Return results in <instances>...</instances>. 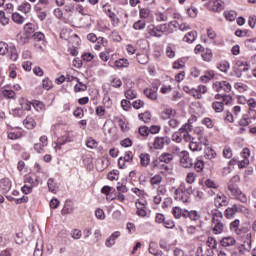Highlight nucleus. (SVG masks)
<instances>
[{
  "mask_svg": "<svg viewBox=\"0 0 256 256\" xmlns=\"http://www.w3.org/2000/svg\"><path fill=\"white\" fill-rule=\"evenodd\" d=\"M224 17L227 21H235L237 13H235V11H225Z\"/></svg>",
  "mask_w": 256,
  "mask_h": 256,
  "instance_id": "c9c22d12",
  "label": "nucleus"
},
{
  "mask_svg": "<svg viewBox=\"0 0 256 256\" xmlns=\"http://www.w3.org/2000/svg\"><path fill=\"white\" fill-rule=\"evenodd\" d=\"M138 117L140 121H143L144 123H149L151 121V112L146 111L144 113H140Z\"/></svg>",
  "mask_w": 256,
  "mask_h": 256,
  "instance_id": "bb28decb",
  "label": "nucleus"
},
{
  "mask_svg": "<svg viewBox=\"0 0 256 256\" xmlns=\"http://www.w3.org/2000/svg\"><path fill=\"white\" fill-rule=\"evenodd\" d=\"M215 207H227V197L226 196H217L214 200Z\"/></svg>",
  "mask_w": 256,
  "mask_h": 256,
  "instance_id": "4468645a",
  "label": "nucleus"
},
{
  "mask_svg": "<svg viewBox=\"0 0 256 256\" xmlns=\"http://www.w3.org/2000/svg\"><path fill=\"white\" fill-rule=\"evenodd\" d=\"M34 109H36V111H43V109H45V104H43V102L41 101H38V100H35L33 103H32Z\"/></svg>",
  "mask_w": 256,
  "mask_h": 256,
  "instance_id": "6e6d98bb",
  "label": "nucleus"
},
{
  "mask_svg": "<svg viewBox=\"0 0 256 256\" xmlns=\"http://www.w3.org/2000/svg\"><path fill=\"white\" fill-rule=\"evenodd\" d=\"M72 141L73 137L71 136V134L66 133L62 137H59L57 139V145L61 147L62 145H66V143H71Z\"/></svg>",
  "mask_w": 256,
  "mask_h": 256,
  "instance_id": "f8f14e48",
  "label": "nucleus"
},
{
  "mask_svg": "<svg viewBox=\"0 0 256 256\" xmlns=\"http://www.w3.org/2000/svg\"><path fill=\"white\" fill-rule=\"evenodd\" d=\"M121 107H122V109H124V111H129V109H131V101L125 100V99L122 100Z\"/></svg>",
  "mask_w": 256,
  "mask_h": 256,
  "instance_id": "0e129e2a",
  "label": "nucleus"
},
{
  "mask_svg": "<svg viewBox=\"0 0 256 256\" xmlns=\"http://www.w3.org/2000/svg\"><path fill=\"white\" fill-rule=\"evenodd\" d=\"M124 161H126V163H131L133 161V152L131 151H126L124 154Z\"/></svg>",
  "mask_w": 256,
  "mask_h": 256,
  "instance_id": "680f3d73",
  "label": "nucleus"
},
{
  "mask_svg": "<svg viewBox=\"0 0 256 256\" xmlns=\"http://www.w3.org/2000/svg\"><path fill=\"white\" fill-rule=\"evenodd\" d=\"M220 103H224V105H232L233 97L231 95L224 94L222 101H220Z\"/></svg>",
  "mask_w": 256,
  "mask_h": 256,
  "instance_id": "8fccbe9b",
  "label": "nucleus"
},
{
  "mask_svg": "<svg viewBox=\"0 0 256 256\" xmlns=\"http://www.w3.org/2000/svg\"><path fill=\"white\" fill-rule=\"evenodd\" d=\"M30 39H33V41H43V39H45V34L42 32H35L32 36H30Z\"/></svg>",
  "mask_w": 256,
  "mask_h": 256,
  "instance_id": "09e8293b",
  "label": "nucleus"
},
{
  "mask_svg": "<svg viewBox=\"0 0 256 256\" xmlns=\"http://www.w3.org/2000/svg\"><path fill=\"white\" fill-rule=\"evenodd\" d=\"M147 31L149 35H151V37H157L158 39H161V37H163V34L159 33V26L151 24L147 27Z\"/></svg>",
  "mask_w": 256,
  "mask_h": 256,
  "instance_id": "1a4fd4ad",
  "label": "nucleus"
},
{
  "mask_svg": "<svg viewBox=\"0 0 256 256\" xmlns=\"http://www.w3.org/2000/svg\"><path fill=\"white\" fill-rule=\"evenodd\" d=\"M124 95L128 100L137 99V92H135V90L132 89L126 90Z\"/></svg>",
  "mask_w": 256,
  "mask_h": 256,
  "instance_id": "4c0bfd02",
  "label": "nucleus"
},
{
  "mask_svg": "<svg viewBox=\"0 0 256 256\" xmlns=\"http://www.w3.org/2000/svg\"><path fill=\"white\" fill-rule=\"evenodd\" d=\"M230 67L231 66L228 61H223V62L219 63L217 66L219 71H221L222 73H227V71H229Z\"/></svg>",
  "mask_w": 256,
  "mask_h": 256,
  "instance_id": "7c9ffc66",
  "label": "nucleus"
},
{
  "mask_svg": "<svg viewBox=\"0 0 256 256\" xmlns=\"http://www.w3.org/2000/svg\"><path fill=\"white\" fill-rule=\"evenodd\" d=\"M18 11H22V13H27L31 12V4L29 2H24L21 5L18 6Z\"/></svg>",
  "mask_w": 256,
  "mask_h": 256,
  "instance_id": "5701e85b",
  "label": "nucleus"
},
{
  "mask_svg": "<svg viewBox=\"0 0 256 256\" xmlns=\"http://www.w3.org/2000/svg\"><path fill=\"white\" fill-rule=\"evenodd\" d=\"M195 39H197V31H191L184 36L183 41L186 43H193Z\"/></svg>",
  "mask_w": 256,
  "mask_h": 256,
  "instance_id": "6ab92c4d",
  "label": "nucleus"
},
{
  "mask_svg": "<svg viewBox=\"0 0 256 256\" xmlns=\"http://www.w3.org/2000/svg\"><path fill=\"white\" fill-rule=\"evenodd\" d=\"M70 213H73V207L66 202L63 209L61 210V215H69Z\"/></svg>",
  "mask_w": 256,
  "mask_h": 256,
  "instance_id": "a19ab883",
  "label": "nucleus"
},
{
  "mask_svg": "<svg viewBox=\"0 0 256 256\" xmlns=\"http://www.w3.org/2000/svg\"><path fill=\"white\" fill-rule=\"evenodd\" d=\"M238 123L240 127H247L248 125H251V118H249V115L244 114Z\"/></svg>",
  "mask_w": 256,
  "mask_h": 256,
  "instance_id": "c756f323",
  "label": "nucleus"
},
{
  "mask_svg": "<svg viewBox=\"0 0 256 256\" xmlns=\"http://www.w3.org/2000/svg\"><path fill=\"white\" fill-rule=\"evenodd\" d=\"M23 125L26 127V129H35L37 126V122H35V119L31 116H27L26 119L23 121Z\"/></svg>",
  "mask_w": 256,
  "mask_h": 256,
  "instance_id": "ddd939ff",
  "label": "nucleus"
},
{
  "mask_svg": "<svg viewBox=\"0 0 256 256\" xmlns=\"http://www.w3.org/2000/svg\"><path fill=\"white\" fill-rule=\"evenodd\" d=\"M206 243H207L208 247H210L211 249H217V240L215 238L208 237Z\"/></svg>",
  "mask_w": 256,
  "mask_h": 256,
  "instance_id": "5fc2aeb1",
  "label": "nucleus"
},
{
  "mask_svg": "<svg viewBox=\"0 0 256 256\" xmlns=\"http://www.w3.org/2000/svg\"><path fill=\"white\" fill-rule=\"evenodd\" d=\"M235 243H236L235 238L231 236L223 237L220 240L221 247H231L235 245Z\"/></svg>",
  "mask_w": 256,
  "mask_h": 256,
  "instance_id": "9b49d317",
  "label": "nucleus"
},
{
  "mask_svg": "<svg viewBox=\"0 0 256 256\" xmlns=\"http://www.w3.org/2000/svg\"><path fill=\"white\" fill-rule=\"evenodd\" d=\"M8 53H10V59L12 61H17V59H19V54H17V48H15V46H10Z\"/></svg>",
  "mask_w": 256,
  "mask_h": 256,
  "instance_id": "473e14b6",
  "label": "nucleus"
},
{
  "mask_svg": "<svg viewBox=\"0 0 256 256\" xmlns=\"http://www.w3.org/2000/svg\"><path fill=\"white\" fill-rule=\"evenodd\" d=\"M99 145V142L93 139L92 137L88 138L86 141V147L89 149H97V146Z\"/></svg>",
  "mask_w": 256,
  "mask_h": 256,
  "instance_id": "72a5a7b5",
  "label": "nucleus"
},
{
  "mask_svg": "<svg viewBox=\"0 0 256 256\" xmlns=\"http://www.w3.org/2000/svg\"><path fill=\"white\" fill-rule=\"evenodd\" d=\"M139 158H140V165L142 167H147L151 161V156L147 153H141Z\"/></svg>",
  "mask_w": 256,
  "mask_h": 256,
  "instance_id": "f3484780",
  "label": "nucleus"
},
{
  "mask_svg": "<svg viewBox=\"0 0 256 256\" xmlns=\"http://www.w3.org/2000/svg\"><path fill=\"white\" fill-rule=\"evenodd\" d=\"M146 25H147V24L145 23V21H143V20H138L137 22L134 23L133 28H134L136 31H140L141 29H145Z\"/></svg>",
  "mask_w": 256,
  "mask_h": 256,
  "instance_id": "49530a36",
  "label": "nucleus"
},
{
  "mask_svg": "<svg viewBox=\"0 0 256 256\" xmlns=\"http://www.w3.org/2000/svg\"><path fill=\"white\" fill-rule=\"evenodd\" d=\"M161 181H163V176L157 174L151 178L150 183H151V185H159V183H161Z\"/></svg>",
  "mask_w": 256,
  "mask_h": 256,
  "instance_id": "603ef678",
  "label": "nucleus"
},
{
  "mask_svg": "<svg viewBox=\"0 0 256 256\" xmlns=\"http://www.w3.org/2000/svg\"><path fill=\"white\" fill-rule=\"evenodd\" d=\"M47 185L48 191H50V193H57V183H55V179L49 178Z\"/></svg>",
  "mask_w": 256,
  "mask_h": 256,
  "instance_id": "4be33fe9",
  "label": "nucleus"
},
{
  "mask_svg": "<svg viewBox=\"0 0 256 256\" xmlns=\"http://www.w3.org/2000/svg\"><path fill=\"white\" fill-rule=\"evenodd\" d=\"M42 87L46 91H49L53 87V82L49 78H45L42 80Z\"/></svg>",
  "mask_w": 256,
  "mask_h": 256,
  "instance_id": "ea45409f",
  "label": "nucleus"
},
{
  "mask_svg": "<svg viewBox=\"0 0 256 256\" xmlns=\"http://www.w3.org/2000/svg\"><path fill=\"white\" fill-rule=\"evenodd\" d=\"M188 218L191 221H199V219H201V215H199V212H197V210H191L188 211Z\"/></svg>",
  "mask_w": 256,
  "mask_h": 256,
  "instance_id": "2f4dec72",
  "label": "nucleus"
},
{
  "mask_svg": "<svg viewBox=\"0 0 256 256\" xmlns=\"http://www.w3.org/2000/svg\"><path fill=\"white\" fill-rule=\"evenodd\" d=\"M234 75L241 79L243 77V73H247L249 71V62L248 61H236L235 65L232 67Z\"/></svg>",
  "mask_w": 256,
  "mask_h": 256,
  "instance_id": "f03ea898",
  "label": "nucleus"
},
{
  "mask_svg": "<svg viewBox=\"0 0 256 256\" xmlns=\"http://www.w3.org/2000/svg\"><path fill=\"white\" fill-rule=\"evenodd\" d=\"M157 91H159V87H156L155 90L153 88H146L144 89V95L152 101H157Z\"/></svg>",
  "mask_w": 256,
  "mask_h": 256,
  "instance_id": "9d476101",
  "label": "nucleus"
},
{
  "mask_svg": "<svg viewBox=\"0 0 256 256\" xmlns=\"http://www.w3.org/2000/svg\"><path fill=\"white\" fill-rule=\"evenodd\" d=\"M237 181H239V175L231 178L228 183V191H230L231 195L234 197H239L238 199L241 203H247V196L241 192V189H239V186L236 184Z\"/></svg>",
  "mask_w": 256,
  "mask_h": 256,
  "instance_id": "f257e3e1",
  "label": "nucleus"
},
{
  "mask_svg": "<svg viewBox=\"0 0 256 256\" xmlns=\"http://www.w3.org/2000/svg\"><path fill=\"white\" fill-rule=\"evenodd\" d=\"M2 95L5 99H15L16 93L13 90H3Z\"/></svg>",
  "mask_w": 256,
  "mask_h": 256,
  "instance_id": "37998d69",
  "label": "nucleus"
},
{
  "mask_svg": "<svg viewBox=\"0 0 256 256\" xmlns=\"http://www.w3.org/2000/svg\"><path fill=\"white\" fill-rule=\"evenodd\" d=\"M118 237H121V232L116 231V232L112 233L111 236L106 239L105 246L113 247V245H115V241H117Z\"/></svg>",
  "mask_w": 256,
  "mask_h": 256,
  "instance_id": "6e6552de",
  "label": "nucleus"
},
{
  "mask_svg": "<svg viewBox=\"0 0 256 256\" xmlns=\"http://www.w3.org/2000/svg\"><path fill=\"white\" fill-rule=\"evenodd\" d=\"M212 223H214V227L212 229L214 235H219L220 233H223V229L225 225L221 222V219H212Z\"/></svg>",
  "mask_w": 256,
  "mask_h": 256,
  "instance_id": "423d86ee",
  "label": "nucleus"
},
{
  "mask_svg": "<svg viewBox=\"0 0 256 256\" xmlns=\"http://www.w3.org/2000/svg\"><path fill=\"white\" fill-rule=\"evenodd\" d=\"M17 42L19 43V45H25V43H29V39H31V36H29L28 34L24 33H19L16 36Z\"/></svg>",
  "mask_w": 256,
  "mask_h": 256,
  "instance_id": "dca6fc26",
  "label": "nucleus"
},
{
  "mask_svg": "<svg viewBox=\"0 0 256 256\" xmlns=\"http://www.w3.org/2000/svg\"><path fill=\"white\" fill-rule=\"evenodd\" d=\"M159 157L162 163L168 164L173 161V155H171V153H163Z\"/></svg>",
  "mask_w": 256,
  "mask_h": 256,
  "instance_id": "cd10ccee",
  "label": "nucleus"
},
{
  "mask_svg": "<svg viewBox=\"0 0 256 256\" xmlns=\"http://www.w3.org/2000/svg\"><path fill=\"white\" fill-rule=\"evenodd\" d=\"M19 103L21 105V109L24 111H31V105H33V103L27 101L25 98H21Z\"/></svg>",
  "mask_w": 256,
  "mask_h": 256,
  "instance_id": "393cba45",
  "label": "nucleus"
},
{
  "mask_svg": "<svg viewBox=\"0 0 256 256\" xmlns=\"http://www.w3.org/2000/svg\"><path fill=\"white\" fill-rule=\"evenodd\" d=\"M73 115L74 117H78L79 119H81L85 115V113L83 112V108L81 107L76 108L73 112Z\"/></svg>",
  "mask_w": 256,
  "mask_h": 256,
  "instance_id": "e2e57ef3",
  "label": "nucleus"
},
{
  "mask_svg": "<svg viewBox=\"0 0 256 256\" xmlns=\"http://www.w3.org/2000/svg\"><path fill=\"white\" fill-rule=\"evenodd\" d=\"M103 9L106 15L111 19V21H115V19H117V15L113 11H111L110 8L107 9V7L104 6Z\"/></svg>",
  "mask_w": 256,
  "mask_h": 256,
  "instance_id": "3c124183",
  "label": "nucleus"
},
{
  "mask_svg": "<svg viewBox=\"0 0 256 256\" xmlns=\"http://www.w3.org/2000/svg\"><path fill=\"white\" fill-rule=\"evenodd\" d=\"M139 135L142 137H147L149 135V127L141 126L138 130Z\"/></svg>",
  "mask_w": 256,
  "mask_h": 256,
  "instance_id": "bf43d9fd",
  "label": "nucleus"
},
{
  "mask_svg": "<svg viewBox=\"0 0 256 256\" xmlns=\"http://www.w3.org/2000/svg\"><path fill=\"white\" fill-rule=\"evenodd\" d=\"M224 215H225L226 219H233V217H235V210L233 209V207L227 208L225 210Z\"/></svg>",
  "mask_w": 256,
  "mask_h": 256,
  "instance_id": "13d9d810",
  "label": "nucleus"
},
{
  "mask_svg": "<svg viewBox=\"0 0 256 256\" xmlns=\"http://www.w3.org/2000/svg\"><path fill=\"white\" fill-rule=\"evenodd\" d=\"M187 15L192 17V19H195V17H197V8H195V7L188 8L187 9Z\"/></svg>",
  "mask_w": 256,
  "mask_h": 256,
  "instance_id": "338daca9",
  "label": "nucleus"
},
{
  "mask_svg": "<svg viewBox=\"0 0 256 256\" xmlns=\"http://www.w3.org/2000/svg\"><path fill=\"white\" fill-rule=\"evenodd\" d=\"M78 84L74 86L75 93H81V91H87V85L80 82L79 78H76Z\"/></svg>",
  "mask_w": 256,
  "mask_h": 256,
  "instance_id": "412c9836",
  "label": "nucleus"
},
{
  "mask_svg": "<svg viewBox=\"0 0 256 256\" xmlns=\"http://www.w3.org/2000/svg\"><path fill=\"white\" fill-rule=\"evenodd\" d=\"M185 209L181 208V207H173L172 209V214L174 215L175 219H181V215L183 213Z\"/></svg>",
  "mask_w": 256,
  "mask_h": 256,
  "instance_id": "e433bc0d",
  "label": "nucleus"
},
{
  "mask_svg": "<svg viewBox=\"0 0 256 256\" xmlns=\"http://www.w3.org/2000/svg\"><path fill=\"white\" fill-rule=\"evenodd\" d=\"M24 33L27 34L29 37H32L31 34L35 33V24L33 23H27L24 26Z\"/></svg>",
  "mask_w": 256,
  "mask_h": 256,
  "instance_id": "a878e982",
  "label": "nucleus"
},
{
  "mask_svg": "<svg viewBox=\"0 0 256 256\" xmlns=\"http://www.w3.org/2000/svg\"><path fill=\"white\" fill-rule=\"evenodd\" d=\"M12 20L18 25H23V23H25V17L21 16V14L17 12L12 14Z\"/></svg>",
  "mask_w": 256,
  "mask_h": 256,
  "instance_id": "b1692460",
  "label": "nucleus"
},
{
  "mask_svg": "<svg viewBox=\"0 0 256 256\" xmlns=\"http://www.w3.org/2000/svg\"><path fill=\"white\" fill-rule=\"evenodd\" d=\"M217 156V153H215V150L208 148L205 150V159H215Z\"/></svg>",
  "mask_w": 256,
  "mask_h": 256,
  "instance_id": "de8ad7c7",
  "label": "nucleus"
},
{
  "mask_svg": "<svg viewBox=\"0 0 256 256\" xmlns=\"http://www.w3.org/2000/svg\"><path fill=\"white\" fill-rule=\"evenodd\" d=\"M165 220H166L165 215H163L162 213L156 214V217H155L156 223L161 224V223H164Z\"/></svg>",
  "mask_w": 256,
  "mask_h": 256,
  "instance_id": "774afa93",
  "label": "nucleus"
},
{
  "mask_svg": "<svg viewBox=\"0 0 256 256\" xmlns=\"http://www.w3.org/2000/svg\"><path fill=\"white\" fill-rule=\"evenodd\" d=\"M112 192L115 193V190H113V187L111 186H104L102 189H101V193H103V195H110Z\"/></svg>",
  "mask_w": 256,
  "mask_h": 256,
  "instance_id": "052dcab7",
  "label": "nucleus"
},
{
  "mask_svg": "<svg viewBox=\"0 0 256 256\" xmlns=\"http://www.w3.org/2000/svg\"><path fill=\"white\" fill-rule=\"evenodd\" d=\"M9 53V44L0 42V55H7Z\"/></svg>",
  "mask_w": 256,
  "mask_h": 256,
  "instance_id": "a18cd8bd",
  "label": "nucleus"
},
{
  "mask_svg": "<svg viewBox=\"0 0 256 256\" xmlns=\"http://www.w3.org/2000/svg\"><path fill=\"white\" fill-rule=\"evenodd\" d=\"M0 189L2 193H9L11 191V180L9 178H3L0 180Z\"/></svg>",
  "mask_w": 256,
  "mask_h": 256,
  "instance_id": "0eeeda50",
  "label": "nucleus"
},
{
  "mask_svg": "<svg viewBox=\"0 0 256 256\" xmlns=\"http://www.w3.org/2000/svg\"><path fill=\"white\" fill-rule=\"evenodd\" d=\"M204 167H205V163L202 160H198L194 164V168H195V171H197V173H201V171H203Z\"/></svg>",
  "mask_w": 256,
  "mask_h": 256,
  "instance_id": "864d4df0",
  "label": "nucleus"
},
{
  "mask_svg": "<svg viewBox=\"0 0 256 256\" xmlns=\"http://www.w3.org/2000/svg\"><path fill=\"white\" fill-rule=\"evenodd\" d=\"M202 59L204 61H211V59H213V51H211V49L207 48L205 50V53L202 54Z\"/></svg>",
  "mask_w": 256,
  "mask_h": 256,
  "instance_id": "58836bf2",
  "label": "nucleus"
},
{
  "mask_svg": "<svg viewBox=\"0 0 256 256\" xmlns=\"http://www.w3.org/2000/svg\"><path fill=\"white\" fill-rule=\"evenodd\" d=\"M207 7L214 13H221V11L225 9V6H223V2L221 0H210L207 4Z\"/></svg>",
  "mask_w": 256,
  "mask_h": 256,
  "instance_id": "7ed1b4c3",
  "label": "nucleus"
},
{
  "mask_svg": "<svg viewBox=\"0 0 256 256\" xmlns=\"http://www.w3.org/2000/svg\"><path fill=\"white\" fill-rule=\"evenodd\" d=\"M173 113H175V110H173L172 108H167L164 112H162L161 119H163L164 121L167 119H171Z\"/></svg>",
  "mask_w": 256,
  "mask_h": 256,
  "instance_id": "f704fd0d",
  "label": "nucleus"
},
{
  "mask_svg": "<svg viewBox=\"0 0 256 256\" xmlns=\"http://www.w3.org/2000/svg\"><path fill=\"white\" fill-rule=\"evenodd\" d=\"M115 66L118 69H121L123 67H129V60L125 59V58H121L119 60L115 61Z\"/></svg>",
  "mask_w": 256,
  "mask_h": 256,
  "instance_id": "c85d7f7f",
  "label": "nucleus"
},
{
  "mask_svg": "<svg viewBox=\"0 0 256 256\" xmlns=\"http://www.w3.org/2000/svg\"><path fill=\"white\" fill-rule=\"evenodd\" d=\"M212 109L215 111V113H223L225 109V103L221 101H215L212 103Z\"/></svg>",
  "mask_w": 256,
  "mask_h": 256,
  "instance_id": "a211bd4d",
  "label": "nucleus"
},
{
  "mask_svg": "<svg viewBox=\"0 0 256 256\" xmlns=\"http://www.w3.org/2000/svg\"><path fill=\"white\" fill-rule=\"evenodd\" d=\"M151 13V10L149 8H141L140 9V18L141 19H147Z\"/></svg>",
  "mask_w": 256,
  "mask_h": 256,
  "instance_id": "4d7b16f0",
  "label": "nucleus"
},
{
  "mask_svg": "<svg viewBox=\"0 0 256 256\" xmlns=\"http://www.w3.org/2000/svg\"><path fill=\"white\" fill-rule=\"evenodd\" d=\"M170 25L161 24L158 25V31L161 35H171V33H175V30H170Z\"/></svg>",
  "mask_w": 256,
  "mask_h": 256,
  "instance_id": "2eb2a0df",
  "label": "nucleus"
},
{
  "mask_svg": "<svg viewBox=\"0 0 256 256\" xmlns=\"http://www.w3.org/2000/svg\"><path fill=\"white\" fill-rule=\"evenodd\" d=\"M181 155H182V157H180L181 167H184L185 169H191V167H193V160L189 157V152L182 151Z\"/></svg>",
  "mask_w": 256,
  "mask_h": 256,
  "instance_id": "20e7f679",
  "label": "nucleus"
},
{
  "mask_svg": "<svg viewBox=\"0 0 256 256\" xmlns=\"http://www.w3.org/2000/svg\"><path fill=\"white\" fill-rule=\"evenodd\" d=\"M171 138L165 136V137H156L153 143L154 149H163L165 145H170Z\"/></svg>",
  "mask_w": 256,
  "mask_h": 256,
  "instance_id": "39448f33",
  "label": "nucleus"
},
{
  "mask_svg": "<svg viewBox=\"0 0 256 256\" xmlns=\"http://www.w3.org/2000/svg\"><path fill=\"white\" fill-rule=\"evenodd\" d=\"M174 199L176 201H182V203H191V196L187 193L175 195Z\"/></svg>",
  "mask_w": 256,
  "mask_h": 256,
  "instance_id": "aec40b11",
  "label": "nucleus"
},
{
  "mask_svg": "<svg viewBox=\"0 0 256 256\" xmlns=\"http://www.w3.org/2000/svg\"><path fill=\"white\" fill-rule=\"evenodd\" d=\"M243 247L245 251H251V233L246 235V241H244Z\"/></svg>",
  "mask_w": 256,
  "mask_h": 256,
  "instance_id": "79ce46f5",
  "label": "nucleus"
},
{
  "mask_svg": "<svg viewBox=\"0 0 256 256\" xmlns=\"http://www.w3.org/2000/svg\"><path fill=\"white\" fill-rule=\"evenodd\" d=\"M185 193H187V186L185 185V183H181L179 188L176 189L174 192L175 195H185Z\"/></svg>",
  "mask_w": 256,
  "mask_h": 256,
  "instance_id": "c03bdc74",
  "label": "nucleus"
},
{
  "mask_svg": "<svg viewBox=\"0 0 256 256\" xmlns=\"http://www.w3.org/2000/svg\"><path fill=\"white\" fill-rule=\"evenodd\" d=\"M120 145L121 147H131V145H133V140H131L130 138H125L120 142Z\"/></svg>",
  "mask_w": 256,
  "mask_h": 256,
  "instance_id": "69168bd1",
  "label": "nucleus"
}]
</instances>
